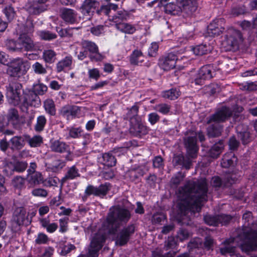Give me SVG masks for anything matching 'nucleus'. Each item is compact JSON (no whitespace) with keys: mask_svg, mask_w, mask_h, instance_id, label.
I'll return each mask as SVG.
<instances>
[{"mask_svg":"<svg viewBox=\"0 0 257 257\" xmlns=\"http://www.w3.org/2000/svg\"><path fill=\"white\" fill-rule=\"evenodd\" d=\"M244 224L241 232L236 238L231 237L223 242L224 247L220 248L222 254L234 252L235 243L245 251L257 249V222L253 223L252 213L247 211L242 216Z\"/></svg>","mask_w":257,"mask_h":257,"instance_id":"obj_2","label":"nucleus"},{"mask_svg":"<svg viewBox=\"0 0 257 257\" xmlns=\"http://www.w3.org/2000/svg\"><path fill=\"white\" fill-rule=\"evenodd\" d=\"M135 231V226L133 224L123 227L117 233L115 238V243L119 246L126 244L130 239V237Z\"/></svg>","mask_w":257,"mask_h":257,"instance_id":"obj_13","label":"nucleus"},{"mask_svg":"<svg viewBox=\"0 0 257 257\" xmlns=\"http://www.w3.org/2000/svg\"><path fill=\"white\" fill-rule=\"evenodd\" d=\"M32 194L34 196L46 197L48 195V192L44 189L37 188L32 191Z\"/></svg>","mask_w":257,"mask_h":257,"instance_id":"obj_58","label":"nucleus"},{"mask_svg":"<svg viewBox=\"0 0 257 257\" xmlns=\"http://www.w3.org/2000/svg\"><path fill=\"white\" fill-rule=\"evenodd\" d=\"M130 13L124 10L118 11L117 13L109 19L112 22V26H116L123 21L128 20L130 18Z\"/></svg>","mask_w":257,"mask_h":257,"instance_id":"obj_21","label":"nucleus"},{"mask_svg":"<svg viewBox=\"0 0 257 257\" xmlns=\"http://www.w3.org/2000/svg\"><path fill=\"white\" fill-rule=\"evenodd\" d=\"M183 178L184 175L181 173L179 172L172 177L171 182L173 185H178L183 180Z\"/></svg>","mask_w":257,"mask_h":257,"instance_id":"obj_64","label":"nucleus"},{"mask_svg":"<svg viewBox=\"0 0 257 257\" xmlns=\"http://www.w3.org/2000/svg\"><path fill=\"white\" fill-rule=\"evenodd\" d=\"M207 184L203 178L197 182L189 181L179 188L177 194L178 207L180 221L188 223L185 219H189L195 212H199L202 203L206 200Z\"/></svg>","mask_w":257,"mask_h":257,"instance_id":"obj_1","label":"nucleus"},{"mask_svg":"<svg viewBox=\"0 0 257 257\" xmlns=\"http://www.w3.org/2000/svg\"><path fill=\"white\" fill-rule=\"evenodd\" d=\"M80 112V109L78 106L74 105H65L60 110V114L67 119L70 117H74Z\"/></svg>","mask_w":257,"mask_h":257,"instance_id":"obj_19","label":"nucleus"},{"mask_svg":"<svg viewBox=\"0 0 257 257\" xmlns=\"http://www.w3.org/2000/svg\"><path fill=\"white\" fill-rule=\"evenodd\" d=\"M33 91L29 94H24V102L27 104H32V101L38 98L37 95H43L47 90V87L44 84L38 82L33 85Z\"/></svg>","mask_w":257,"mask_h":257,"instance_id":"obj_12","label":"nucleus"},{"mask_svg":"<svg viewBox=\"0 0 257 257\" xmlns=\"http://www.w3.org/2000/svg\"><path fill=\"white\" fill-rule=\"evenodd\" d=\"M56 54L54 51L48 49L44 50L43 53V58L46 63H53L56 59Z\"/></svg>","mask_w":257,"mask_h":257,"instance_id":"obj_40","label":"nucleus"},{"mask_svg":"<svg viewBox=\"0 0 257 257\" xmlns=\"http://www.w3.org/2000/svg\"><path fill=\"white\" fill-rule=\"evenodd\" d=\"M154 109L163 114H167L169 112L171 106L166 103H161L156 105Z\"/></svg>","mask_w":257,"mask_h":257,"instance_id":"obj_44","label":"nucleus"},{"mask_svg":"<svg viewBox=\"0 0 257 257\" xmlns=\"http://www.w3.org/2000/svg\"><path fill=\"white\" fill-rule=\"evenodd\" d=\"M241 40L240 32L232 28H230L226 32L223 44L228 47L227 49H231L233 47L237 46L238 42Z\"/></svg>","mask_w":257,"mask_h":257,"instance_id":"obj_10","label":"nucleus"},{"mask_svg":"<svg viewBox=\"0 0 257 257\" xmlns=\"http://www.w3.org/2000/svg\"><path fill=\"white\" fill-rule=\"evenodd\" d=\"M50 148L52 151L59 153L70 152L69 146L60 140H51Z\"/></svg>","mask_w":257,"mask_h":257,"instance_id":"obj_20","label":"nucleus"},{"mask_svg":"<svg viewBox=\"0 0 257 257\" xmlns=\"http://www.w3.org/2000/svg\"><path fill=\"white\" fill-rule=\"evenodd\" d=\"M47 119L44 115H40L37 118V122L34 126L35 130L37 132H41L44 130L46 124Z\"/></svg>","mask_w":257,"mask_h":257,"instance_id":"obj_41","label":"nucleus"},{"mask_svg":"<svg viewBox=\"0 0 257 257\" xmlns=\"http://www.w3.org/2000/svg\"><path fill=\"white\" fill-rule=\"evenodd\" d=\"M7 119L8 123L12 124L14 127H16L20 123V118L18 111L15 109H11L9 110Z\"/></svg>","mask_w":257,"mask_h":257,"instance_id":"obj_28","label":"nucleus"},{"mask_svg":"<svg viewBox=\"0 0 257 257\" xmlns=\"http://www.w3.org/2000/svg\"><path fill=\"white\" fill-rule=\"evenodd\" d=\"M72 62V57L71 56L65 57L64 59L58 62L57 64L56 69L58 72L63 71L65 68L69 67Z\"/></svg>","mask_w":257,"mask_h":257,"instance_id":"obj_33","label":"nucleus"},{"mask_svg":"<svg viewBox=\"0 0 257 257\" xmlns=\"http://www.w3.org/2000/svg\"><path fill=\"white\" fill-rule=\"evenodd\" d=\"M102 163L107 166L112 167L115 165L116 160L115 157L109 153H104L102 155Z\"/></svg>","mask_w":257,"mask_h":257,"instance_id":"obj_34","label":"nucleus"},{"mask_svg":"<svg viewBox=\"0 0 257 257\" xmlns=\"http://www.w3.org/2000/svg\"><path fill=\"white\" fill-rule=\"evenodd\" d=\"M95 5V0H85L80 10L83 15H89L91 10L94 8Z\"/></svg>","mask_w":257,"mask_h":257,"instance_id":"obj_30","label":"nucleus"},{"mask_svg":"<svg viewBox=\"0 0 257 257\" xmlns=\"http://www.w3.org/2000/svg\"><path fill=\"white\" fill-rule=\"evenodd\" d=\"M131 217L130 211L125 207L112 206L109 209L104 226L109 233L114 234L121 225L129 221Z\"/></svg>","mask_w":257,"mask_h":257,"instance_id":"obj_3","label":"nucleus"},{"mask_svg":"<svg viewBox=\"0 0 257 257\" xmlns=\"http://www.w3.org/2000/svg\"><path fill=\"white\" fill-rule=\"evenodd\" d=\"M196 0H174L165 6L166 13L172 15H182L183 17L191 16L197 10Z\"/></svg>","mask_w":257,"mask_h":257,"instance_id":"obj_4","label":"nucleus"},{"mask_svg":"<svg viewBox=\"0 0 257 257\" xmlns=\"http://www.w3.org/2000/svg\"><path fill=\"white\" fill-rule=\"evenodd\" d=\"M65 166V163L60 160H56L46 166L47 171L57 173L60 171Z\"/></svg>","mask_w":257,"mask_h":257,"instance_id":"obj_29","label":"nucleus"},{"mask_svg":"<svg viewBox=\"0 0 257 257\" xmlns=\"http://www.w3.org/2000/svg\"><path fill=\"white\" fill-rule=\"evenodd\" d=\"M27 166L28 164L25 162H18L14 165L15 170L19 172H23L26 169Z\"/></svg>","mask_w":257,"mask_h":257,"instance_id":"obj_62","label":"nucleus"},{"mask_svg":"<svg viewBox=\"0 0 257 257\" xmlns=\"http://www.w3.org/2000/svg\"><path fill=\"white\" fill-rule=\"evenodd\" d=\"M44 107L45 111L51 115H54L55 114V105L52 99H48L46 100L44 102Z\"/></svg>","mask_w":257,"mask_h":257,"instance_id":"obj_38","label":"nucleus"},{"mask_svg":"<svg viewBox=\"0 0 257 257\" xmlns=\"http://www.w3.org/2000/svg\"><path fill=\"white\" fill-rule=\"evenodd\" d=\"M61 17L66 22L72 24L76 21L77 13L73 10L65 9L62 11Z\"/></svg>","mask_w":257,"mask_h":257,"instance_id":"obj_25","label":"nucleus"},{"mask_svg":"<svg viewBox=\"0 0 257 257\" xmlns=\"http://www.w3.org/2000/svg\"><path fill=\"white\" fill-rule=\"evenodd\" d=\"M225 21L222 18L213 20L208 25L207 32L209 36L216 37L220 35L224 30Z\"/></svg>","mask_w":257,"mask_h":257,"instance_id":"obj_14","label":"nucleus"},{"mask_svg":"<svg viewBox=\"0 0 257 257\" xmlns=\"http://www.w3.org/2000/svg\"><path fill=\"white\" fill-rule=\"evenodd\" d=\"M34 46V43L32 39L27 34H23L20 36L16 46L10 49L13 51L23 49L26 51H30L33 49Z\"/></svg>","mask_w":257,"mask_h":257,"instance_id":"obj_17","label":"nucleus"},{"mask_svg":"<svg viewBox=\"0 0 257 257\" xmlns=\"http://www.w3.org/2000/svg\"><path fill=\"white\" fill-rule=\"evenodd\" d=\"M223 147V143L221 141L214 144L210 150V156L213 158H217L221 154Z\"/></svg>","mask_w":257,"mask_h":257,"instance_id":"obj_35","label":"nucleus"},{"mask_svg":"<svg viewBox=\"0 0 257 257\" xmlns=\"http://www.w3.org/2000/svg\"><path fill=\"white\" fill-rule=\"evenodd\" d=\"M238 137L243 144H247L250 141V135L248 132L238 133Z\"/></svg>","mask_w":257,"mask_h":257,"instance_id":"obj_60","label":"nucleus"},{"mask_svg":"<svg viewBox=\"0 0 257 257\" xmlns=\"http://www.w3.org/2000/svg\"><path fill=\"white\" fill-rule=\"evenodd\" d=\"M136 122L133 123V119L131 120L132 125L130 127V132L135 136L141 137L148 133L149 129L141 121L135 118Z\"/></svg>","mask_w":257,"mask_h":257,"instance_id":"obj_18","label":"nucleus"},{"mask_svg":"<svg viewBox=\"0 0 257 257\" xmlns=\"http://www.w3.org/2000/svg\"><path fill=\"white\" fill-rule=\"evenodd\" d=\"M109 189V184L108 183H106L104 184L100 185L98 187H97V196H105L107 194Z\"/></svg>","mask_w":257,"mask_h":257,"instance_id":"obj_46","label":"nucleus"},{"mask_svg":"<svg viewBox=\"0 0 257 257\" xmlns=\"http://www.w3.org/2000/svg\"><path fill=\"white\" fill-rule=\"evenodd\" d=\"M27 180L30 186L34 187L35 185H39L43 182V177L41 173L39 172H33L31 174H28Z\"/></svg>","mask_w":257,"mask_h":257,"instance_id":"obj_23","label":"nucleus"},{"mask_svg":"<svg viewBox=\"0 0 257 257\" xmlns=\"http://www.w3.org/2000/svg\"><path fill=\"white\" fill-rule=\"evenodd\" d=\"M232 114L231 108L223 106L218 109L214 114L207 118V123L215 122L216 124L210 126L208 129V134L212 137L219 136L222 132V126L219 123L223 122L227 120Z\"/></svg>","mask_w":257,"mask_h":257,"instance_id":"obj_5","label":"nucleus"},{"mask_svg":"<svg viewBox=\"0 0 257 257\" xmlns=\"http://www.w3.org/2000/svg\"><path fill=\"white\" fill-rule=\"evenodd\" d=\"M22 88L21 84L18 82L10 84L7 87V96L8 98L14 101L12 103L15 105L18 104L23 99V97L21 96ZM23 99L24 101V96Z\"/></svg>","mask_w":257,"mask_h":257,"instance_id":"obj_11","label":"nucleus"},{"mask_svg":"<svg viewBox=\"0 0 257 257\" xmlns=\"http://www.w3.org/2000/svg\"><path fill=\"white\" fill-rule=\"evenodd\" d=\"M59 181V178L57 177H51L45 180H43V184L45 187H56Z\"/></svg>","mask_w":257,"mask_h":257,"instance_id":"obj_50","label":"nucleus"},{"mask_svg":"<svg viewBox=\"0 0 257 257\" xmlns=\"http://www.w3.org/2000/svg\"><path fill=\"white\" fill-rule=\"evenodd\" d=\"M88 75L90 79H92L96 81L100 77V73L97 68L89 69L88 71Z\"/></svg>","mask_w":257,"mask_h":257,"instance_id":"obj_55","label":"nucleus"},{"mask_svg":"<svg viewBox=\"0 0 257 257\" xmlns=\"http://www.w3.org/2000/svg\"><path fill=\"white\" fill-rule=\"evenodd\" d=\"M213 68L210 65L202 66L199 70L194 82L195 85H202L206 80H209L212 77Z\"/></svg>","mask_w":257,"mask_h":257,"instance_id":"obj_15","label":"nucleus"},{"mask_svg":"<svg viewBox=\"0 0 257 257\" xmlns=\"http://www.w3.org/2000/svg\"><path fill=\"white\" fill-rule=\"evenodd\" d=\"M25 141V135L15 136L10 140L11 148L13 150H20L24 146Z\"/></svg>","mask_w":257,"mask_h":257,"instance_id":"obj_27","label":"nucleus"},{"mask_svg":"<svg viewBox=\"0 0 257 257\" xmlns=\"http://www.w3.org/2000/svg\"><path fill=\"white\" fill-rule=\"evenodd\" d=\"M4 174L7 176H10L14 173L15 170L14 164L12 163H8L3 168H2Z\"/></svg>","mask_w":257,"mask_h":257,"instance_id":"obj_52","label":"nucleus"},{"mask_svg":"<svg viewBox=\"0 0 257 257\" xmlns=\"http://www.w3.org/2000/svg\"><path fill=\"white\" fill-rule=\"evenodd\" d=\"M30 68L27 61L18 58L13 59L8 66L7 74L11 77L20 78L27 73Z\"/></svg>","mask_w":257,"mask_h":257,"instance_id":"obj_6","label":"nucleus"},{"mask_svg":"<svg viewBox=\"0 0 257 257\" xmlns=\"http://www.w3.org/2000/svg\"><path fill=\"white\" fill-rule=\"evenodd\" d=\"M25 179L20 176H17L13 180L14 186L18 189H21L24 187Z\"/></svg>","mask_w":257,"mask_h":257,"instance_id":"obj_53","label":"nucleus"},{"mask_svg":"<svg viewBox=\"0 0 257 257\" xmlns=\"http://www.w3.org/2000/svg\"><path fill=\"white\" fill-rule=\"evenodd\" d=\"M118 31L126 34H133L136 31L135 26L130 23L122 22L114 26Z\"/></svg>","mask_w":257,"mask_h":257,"instance_id":"obj_26","label":"nucleus"},{"mask_svg":"<svg viewBox=\"0 0 257 257\" xmlns=\"http://www.w3.org/2000/svg\"><path fill=\"white\" fill-rule=\"evenodd\" d=\"M25 140L31 147H37L43 143V138L40 135H36L33 137L25 135Z\"/></svg>","mask_w":257,"mask_h":257,"instance_id":"obj_32","label":"nucleus"},{"mask_svg":"<svg viewBox=\"0 0 257 257\" xmlns=\"http://www.w3.org/2000/svg\"><path fill=\"white\" fill-rule=\"evenodd\" d=\"M28 219L26 209L23 207H17L15 208L10 222V227L14 232H18L25 222Z\"/></svg>","mask_w":257,"mask_h":257,"instance_id":"obj_7","label":"nucleus"},{"mask_svg":"<svg viewBox=\"0 0 257 257\" xmlns=\"http://www.w3.org/2000/svg\"><path fill=\"white\" fill-rule=\"evenodd\" d=\"M109 189V184L108 183H106L104 184L100 185L98 187H97V196H105L107 194Z\"/></svg>","mask_w":257,"mask_h":257,"instance_id":"obj_45","label":"nucleus"},{"mask_svg":"<svg viewBox=\"0 0 257 257\" xmlns=\"http://www.w3.org/2000/svg\"><path fill=\"white\" fill-rule=\"evenodd\" d=\"M197 137L199 138L201 142L205 140L204 136L202 133L197 134L193 132L191 133V136L185 139V145L187 148V153L192 158L196 157V153L198 150V146L196 145Z\"/></svg>","mask_w":257,"mask_h":257,"instance_id":"obj_9","label":"nucleus"},{"mask_svg":"<svg viewBox=\"0 0 257 257\" xmlns=\"http://www.w3.org/2000/svg\"><path fill=\"white\" fill-rule=\"evenodd\" d=\"M81 45L83 49L87 51H88L90 54L98 51V48L97 46L91 41L84 40L82 41Z\"/></svg>","mask_w":257,"mask_h":257,"instance_id":"obj_39","label":"nucleus"},{"mask_svg":"<svg viewBox=\"0 0 257 257\" xmlns=\"http://www.w3.org/2000/svg\"><path fill=\"white\" fill-rule=\"evenodd\" d=\"M32 69L34 72L38 74H45L47 73L46 68L43 66L42 64L38 62H35L32 65Z\"/></svg>","mask_w":257,"mask_h":257,"instance_id":"obj_48","label":"nucleus"},{"mask_svg":"<svg viewBox=\"0 0 257 257\" xmlns=\"http://www.w3.org/2000/svg\"><path fill=\"white\" fill-rule=\"evenodd\" d=\"M69 218L68 217H63L59 219V232L64 233L68 230V224Z\"/></svg>","mask_w":257,"mask_h":257,"instance_id":"obj_49","label":"nucleus"},{"mask_svg":"<svg viewBox=\"0 0 257 257\" xmlns=\"http://www.w3.org/2000/svg\"><path fill=\"white\" fill-rule=\"evenodd\" d=\"M180 95V91L176 88H172L162 92V96L167 99L174 100Z\"/></svg>","mask_w":257,"mask_h":257,"instance_id":"obj_37","label":"nucleus"},{"mask_svg":"<svg viewBox=\"0 0 257 257\" xmlns=\"http://www.w3.org/2000/svg\"><path fill=\"white\" fill-rule=\"evenodd\" d=\"M178 59V56L175 53H170L159 59V65L161 69L168 71L175 67Z\"/></svg>","mask_w":257,"mask_h":257,"instance_id":"obj_16","label":"nucleus"},{"mask_svg":"<svg viewBox=\"0 0 257 257\" xmlns=\"http://www.w3.org/2000/svg\"><path fill=\"white\" fill-rule=\"evenodd\" d=\"M160 118V116L156 112H152L148 115V121L152 125H154L159 121Z\"/></svg>","mask_w":257,"mask_h":257,"instance_id":"obj_63","label":"nucleus"},{"mask_svg":"<svg viewBox=\"0 0 257 257\" xmlns=\"http://www.w3.org/2000/svg\"><path fill=\"white\" fill-rule=\"evenodd\" d=\"M45 10V6L44 3H41L38 0V2H34L29 8L30 12L34 14H38Z\"/></svg>","mask_w":257,"mask_h":257,"instance_id":"obj_36","label":"nucleus"},{"mask_svg":"<svg viewBox=\"0 0 257 257\" xmlns=\"http://www.w3.org/2000/svg\"><path fill=\"white\" fill-rule=\"evenodd\" d=\"M192 51L196 55H203L208 52V49L206 45H197L192 48Z\"/></svg>","mask_w":257,"mask_h":257,"instance_id":"obj_43","label":"nucleus"},{"mask_svg":"<svg viewBox=\"0 0 257 257\" xmlns=\"http://www.w3.org/2000/svg\"><path fill=\"white\" fill-rule=\"evenodd\" d=\"M38 36L42 40L50 41L57 38V35L48 31H41L38 33Z\"/></svg>","mask_w":257,"mask_h":257,"instance_id":"obj_42","label":"nucleus"},{"mask_svg":"<svg viewBox=\"0 0 257 257\" xmlns=\"http://www.w3.org/2000/svg\"><path fill=\"white\" fill-rule=\"evenodd\" d=\"M91 195L97 196V187L88 185L85 190L84 195L83 197V200L86 199L87 197Z\"/></svg>","mask_w":257,"mask_h":257,"instance_id":"obj_51","label":"nucleus"},{"mask_svg":"<svg viewBox=\"0 0 257 257\" xmlns=\"http://www.w3.org/2000/svg\"><path fill=\"white\" fill-rule=\"evenodd\" d=\"M105 239V233L99 230L92 237L87 253L80 255L78 257H98V251L103 246Z\"/></svg>","mask_w":257,"mask_h":257,"instance_id":"obj_8","label":"nucleus"},{"mask_svg":"<svg viewBox=\"0 0 257 257\" xmlns=\"http://www.w3.org/2000/svg\"><path fill=\"white\" fill-rule=\"evenodd\" d=\"M159 48V45L156 42H153L148 49V55L150 57H155L157 55Z\"/></svg>","mask_w":257,"mask_h":257,"instance_id":"obj_59","label":"nucleus"},{"mask_svg":"<svg viewBox=\"0 0 257 257\" xmlns=\"http://www.w3.org/2000/svg\"><path fill=\"white\" fill-rule=\"evenodd\" d=\"M80 174L79 172V170L75 166H73L71 167L68 168L67 172L65 176L61 179V186L63 185L67 181L71 180L79 177Z\"/></svg>","mask_w":257,"mask_h":257,"instance_id":"obj_22","label":"nucleus"},{"mask_svg":"<svg viewBox=\"0 0 257 257\" xmlns=\"http://www.w3.org/2000/svg\"><path fill=\"white\" fill-rule=\"evenodd\" d=\"M204 219L206 223L210 225L216 226L218 224L217 216H212L210 215H206L204 216Z\"/></svg>","mask_w":257,"mask_h":257,"instance_id":"obj_57","label":"nucleus"},{"mask_svg":"<svg viewBox=\"0 0 257 257\" xmlns=\"http://www.w3.org/2000/svg\"><path fill=\"white\" fill-rule=\"evenodd\" d=\"M231 216L228 215L221 214L217 216L218 223H220L223 225L228 223L231 220Z\"/></svg>","mask_w":257,"mask_h":257,"instance_id":"obj_61","label":"nucleus"},{"mask_svg":"<svg viewBox=\"0 0 257 257\" xmlns=\"http://www.w3.org/2000/svg\"><path fill=\"white\" fill-rule=\"evenodd\" d=\"M144 58L141 50L135 49L130 56V62L132 65H141L144 62Z\"/></svg>","mask_w":257,"mask_h":257,"instance_id":"obj_24","label":"nucleus"},{"mask_svg":"<svg viewBox=\"0 0 257 257\" xmlns=\"http://www.w3.org/2000/svg\"><path fill=\"white\" fill-rule=\"evenodd\" d=\"M237 159L234 156V154L229 153L225 155L221 161V165L222 167L228 168L236 162Z\"/></svg>","mask_w":257,"mask_h":257,"instance_id":"obj_31","label":"nucleus"},{"mask_svg":"<svg viewBox=\"0 0 257 257\" xmlns=\"http://www.w3.org/2000/svg\"><path fill=\"white\" fill-rule=\"evenodd\" d=\"M3 13L9 22L13 20L16 14L14 8L10 6L6 7L3 10Z\"/></svg>","mask_w":257,"mask_h":257,"instance_id":"obj_47","label":"nucleus"},{"mask_svg":"<svg viewBox=\"0 0 257 257\" xmlns=\"http://www.w3.org/2000/svg\"><path fill=\"white\" fill-rule=\"evenodd\" d=\"M83 130L80 127H71L69 131V135L71 138L75 139L79 138Z\"/></svg>","mask_w":257,"mask_h":257,"instance_id":"obj_54","label":"nucleus"},{"mask_svg":"<svg viewBox=\"0 0 257 257\" xmlns=\"http://www.w3.org/2000/svg\"><path fill=\"white\" fill-rule=\"evenodd\" d=\"M49 241L48 236L44 233H39L35 239V242L37 244H46Z\"/></svg>","mask_w":257,"mask_h":257,"instance_id":"obj_56","label":"nucleus"}]
</instances>
